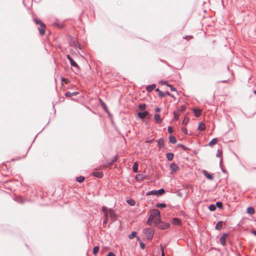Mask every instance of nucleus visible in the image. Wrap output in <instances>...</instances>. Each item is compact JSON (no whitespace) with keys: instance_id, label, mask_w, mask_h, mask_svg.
Masks as SVG:
<instances>
[{"instance_id":"obj_1","label":"nucleus","mask_w":256,"mask_h":256,"mask_svg":"<svg viewBox=\"0 0 256 256\" xmlns=\"http://www.w3.org/2000/svg\"><path fill=\"white\" fill-rule=\"evenodd\" d=\"M160 222V212L157 209H153L150 211V216L146 223L151 225L154 222L156 225L158 224Z\"/></svg>"},{"instance_id":"obj_2","label":"nucleus","mask_w":256,"mask_h":256,"mask_svg":"<svg viewBox=\"0 0 256 256\" xmlns=\"http://www.w3.org/2000/svg\"><path fill=\"white\" fill-rule=\"evenodd\" d=\"M144 232L147 239H152L154 234V230L151 228H146L144 230Z\"/></svg>"},{"instance_id":"obj_3","label":"nucleus","mask_w":256,"mask_h":256,"mask_svg":"<svg viewBox=\"0 0 256 256\" xmlns=\"http://www.w3.org/2000/svg\"><path fill=\"white\" fill-rule=\"evenodd\" d=\"M107 208L105 206H102V210L104 212V220L103 224H105L107 223L108 220V215L109 214V211Z\"/></svg>"},{"instance_id":"obj_4","label":"nucleus","mask_w":256,"mask_h":256,"mask_svg":"<svg viewBox=\"0 0 256 256\" xmlns=\"http://www.w3.org/2000/svg\"><path fill=\"white\" fill-rule=\"evenodd\" d=\"M108 211H109V215H110V216L112 222H115L117 218H118L116 214L115 213L114 211L111 208H110L108 210Z\"/></svg>"},{"instance_id":"obj_5","label":"nucleus","mask_w":256,"mask_h":256,"mask_svg":"<svg viewBox=\"0 0 256 256\" xmlns=\"http://www.w3.org/2000/svg\"><path fill=\"white\" fill-rule=\"evenodd\" d=\"M170 169L171 170L170 174H173L176 172L178 170L179 168L176 164L172 163L170 165Z\"/></svg>"},{"instance_id":"obj_6","label":"nucleus","mask_w":256,"mask_h":256,"mask_svg":"<svg viewBox=\"0 0 256 256\" xmlns=\"http://www.w3.org/2000/svg\"><path fill=\"white\" fill-rule=\"evenodd\" d=\"M228 236V234L226 233L222 234V236L220 237V244L222 246H225L226 244V238Z\"/></svg>"},{"instance_id":"obj_7","label":"nucleus","mask_w":256,"mask_h":256,"mask_svg":"<svg viewBox=\"0 0 256 256\" xmlns=\"http://www.w3.org/2000/svg\"><path fill=\"white\" fill-rule=\"evenodd\" d=\"M67 58L70 60V64L72 66L76 67V68H79L78 64L72 60V58L70 55H67Z\"/></svg>"},{"instance_id":"obj_8","label":"nucleus","mask_w":256,"mask_h":256,"mask_svg":"<svg viewBox=\"0 0 256 256\" xmlns=\"http://www.w3.org/2000/svg\"><path fill=\"white\" fill-rule=\"evenodd\" d=\"M172 224L174 226H180L181 221L178 218H173L172 220Z\"/></svg>"},{"instance_id":"obj_9","label":"nucleus","mask_w":256,"mask_h":256,"mask_svg":"<svg viewBox=\"0 0 256 256\" xmlns=\"http://www.w3.org/2000/svg\"><path fill=\"white\" fill-rule=\"evenodd\" d=\"M91 175L95 176L98 178H102L103 176V173L100 172H96L91 174Z\"/></svg>"},{"instance_id":"obj_10","label":"nucleus","mask_w":256,"mask_h":256,"mask_svg":"<svg viewBox=\"0 0 256 256\" xmlns=\"http://www.w3.org/2000/svg\"><path fill=\"white\" fill-rule=\"evenodd\" d=\"M148 114V112L146 111L144 112H140L138 113V116L140 118H144Z\"/></svg>"},{"instance_id":"obj_11","label":"nucleus","mask_w":256,"mask_h":256,"mask_svg":"<svg viewBox=\"0 0 256 256\" xmlns=\"http://www.w3.org/2000/svg\"><path fill=\"white\" fill-rule=\"evenodd\" d=\"M202 173L204 174L206 177L207 178H208L210 180H213V176L210 174L206 170H204L202 172Z\"/></svg>"},{"instance_id":"obj_12","label":"nucleus","mask_w":256,"mask_h":256,"mask_svg":"<svg viewBox=\"0 0 256 256\" xmlns=\"http://www.w3.org/2000/svg\"><path fill=\"white\" fill-rule=\"evenodd\" d=\"M170 224L169 223H164V224H162L160 226V228L162 230H166V229L170 227Z\"/></svg>"},{"instance_id":"obj_13","label":"nucleus","mask_w":256,"mask_h":256,"mask_svg":"<svg viewBox=\"0 0 256 256\" xmlns=\"http://www.w3.org/2000/svg\"><path fill=\"white\" fill-rule=\"evenodd\" d=\"M154 118L156 122L160 124V123H161L162 122V119L160 118V114H155L154 116Z\"/></svg>"},{"instance_id":"obj_14","label":"nucleus","mask_w":256,"mask_h":256,"mask_svg":"<svg viewBox=\"0 0 256 256\" xmlns=\"http://www.w3.org/2000/svg\"><path fill=\"white\" fill-rule=\"evenodd\" d=\"M78 94V92H68L65 93V96L66 97H70V96H76Z\"/></svg>"},{"instance_id":"obj_15","label":"nucleus","mask_w":256,"mask_h":256,"mask_svg":"<svg viewBox=\"0 0 256 256\" xmlns=\"http://www.w3.org/2000/svg\"><path fill=\"white\" fill-rule=\"evenodd\" d=\"M34 22L36 24H40L42 28H46V25L41 20L38 19H35Z\"/></svg>"},{"instance_id":"obj_16","label":"nucleus","mask_w":256,"mask_h":256,"mask_svg":"<svg viewBox=\"0 0 256 256\" xmlns=\"http://www.w3.org/2000/svg\"><path fill=\"white\" fill-rule=\"evenodd\" d=\"M194 112L196 117H199L201 114V110L198 109H194Z\"/></svg>"},{"instance_id":"obj_17","label":"nucleus","mask_w":256,"mask_h":256,"mask_svg":"<svg viewBox=\"0 0 256 256\" xmlns=\"http://www.w3.org/2000/svg\"><path fill=\"white\" fill-rule=\"evenodd\" d=\"M205 128H206L205 124L203 122H200L198 130L200 131H202V130H204Z\"/></svg>"},{"instance_id":"obj_18","label":"nucleus","mask_w":256,"mask_h":256,"mask_svg":"<svg viewBox=\"0 0 256 256\" xmlns=\"http://www.w3.org/2000/svg\"><path fill=\"white\" fill-rule=\"evenodd\" d=\"M222 222L220 221L218 222L216 226V229L217 230H220L222 228Z\"/></svg>"},{"instance_id":"obj_19","label":"nucleus","mask_w":256,"mask_h":256,"mask_svg":"<svg viewBox=\"0 0 256 256\" xmlns=\"http://www.w3.org/2000/svg\"><path fill=\"white\" fill-rule=\"evenodd\" d=\"M156 87L155 84H152L150 86H146V90L148 92H151L152 90H153Z\"/></svg>"},{"instance_id":"obj_20","label":"nucleus","mask_w":256,"mask_h":256,"mask_svg":"<svg viewBox=\"0 0 256 256\" xmlns=\"http://www.w3.org/2000/svg\"><path fill=\"white\" fill-rule=\"evenodd\" d=\"M174 155L172 153H168L166 154V158L170 161L172 160L174 158Z\"/></svg>"},{"instance_id":"obj_21","label":"nucleus","mask_w":256,"mask_h":256,"mask_svg":"<svg viewBox=\"0 0 256 256\" xmlns=\"http://www.w3.org/2000/svg\"><path fill=\"white\" fill-rule=\"evenodd\" d=\"M247 212L250 214H253L254 213V210L252 207H248L247 208Z\"/></svg>"},{"instance_id":"obj_22","label":"nucleus","mask_w":256,"mask_h":256,"mask_svg":"<svg viewBox=\"0 0 256 256\" xmlns=\"http://www.w3.org/2000/svg\"><path fill=\"white\" fill-rule=\"evenodd\" d=\"M218 142V140L216 138L212 139L209 143V146H212L215 144H216Z\"/></svg>"},{"instance_id":"obj_23","label":"nucleus","mask_w":256,"mask_h":256,"mask_svg":"<svg viewBox=\"0 0 256 256\" xmlns=\"http://www.w3.org/2000/svg\"><path fill=\"white\" fill-rule=\"evenodd\" d=\"M144 178L143 174H138L136 176V179L138 181L142 180Z\"/></svg>"},{"instance_id":"obj_24","label":"nucleus","mask_w":256,"mask_h":256,"mask_svg":"<svg viewBox=\"0 0 256 256\" xmlns=\"http://www.w3.org/2000/svg\"><path fill=\"white\" fill-rule=\"evenodd\" d=\"M150 195H155L157 196V193L156 192V190H151L150 192H148L146 194V196H148Z\"/></svg>"},{"instance_id":"obj_25","label":"nucleus","mask_w":256,"mask_h":256,"mask_svg":"<svg viewBox=\"0 0 256 256\" xmlns=\"http://www.w3.org/2000/svg\"><path fill=\"white\" fill-rule=\"evenodd\" d=\"M170 142L172 144H176V138L174 136H170Z\"/></svg>"},{"instance_id":"obj_26","label":"nucleus","mask_w":256,"mask_h":256,"mask_svg":"<svg viewBox=\"0 0 256 256\" xmlns=\"http://www.w3.org/2000/svg\"><path fill=\"white\" fill-rule=\"evenodd\" d=\"M70 45L75 46L76 48H80V44L76 40H74V42L70 44Z\"/></svg>"},{"instance_id":"obj_27","label":"nucleus","mask_w":256,"mask_h":256,"mask_svg":"<svg viewBox=\"0 0 256 256\" xmlns=\"http://www.w3.org/2000/svg\"><path fill=\"white\" fill-rule=\"evenodd\" d=\"M132 170L134 171V172H138V164L136 162L132 166Z\"/></svg>"},{"instance_id":"obj_28","label":"nucleus","mask_w":256,"mask_h":256,"mask_svg":"<svg viewBox=\"0 0 256 256\" xmlns=\"http://www.w3.org/2000/svg\"><path fill=\"white\" fill-rule=\"evenodd\" d=\"M38 30H39L40 34L42 36H43L45 34V32H46L45 28L41 27V28H39Z\"/></svg>"},{"instance_id":"obj_29","label":"nucleus","mask_w":256,"mask_h":256,"mask_svg":"<svg viewBox=\"0 0 256 256\" xmlns=\"http://www.w3.org/2000/svg\"><path fill=\"white\" fill-rule=\"evenodd\" d=\"M156 192L157 193V196H158V195H162V194H164V193L165 190H164V189L161 188V189H160L158 190H156Z\"/></svg>"},{"instance_id":"obj_30","label":"nucleus","mask_w":256,"mask_h":256,"mask_svg":"<svg viewBox=\"0 0 256 256\" xmlns=\"http://www.w3.org/2000/svg\"><path fill=\"white\" fill-rule=\"evenodd\" d=\"M85 178L84 176H80L76 178V181L79 182H82L84 181Z\"/></svg>"},{"instance_id":"obj_31","label":"nucleus","mask_w":256,"mask_h":256,"mask_svg":"<svg viewBox=\"0 0 256 256\" xmlns=\"http://www.w3.org/2000/svg\"><path fill=\"white\" fill-rule=\"evenodd\" d=\"M136 232H133L128 236V238L130 239H132L134 237H136Z\"/></svg>"},{"instance_id":"obj_32","label":"nucleus","mask_w":256,"mask_h":256,"mask_svg":"<svg viewBox=\"0 0 256 256\" xmlns=\"http://www.w3.org/2000/svg\"><path fill=\"white\" fill-rule=\"evenodd\" d=\"M158 144L160 147H162L164 146V140L163 139L160 138L158 140Z\"/></svg>"},{"instance_id":"obj_33","label":"nucleus","mask_w":256,"mask_h":256,"mask_svg":"<svg viewBox=\"0 0 256 256\" xmlns=\"http://www.w3.org/2000/svg\"><path fill=\"white\" fill-rule=\"evenodd\" d=\"M99 250V247L98 246H94L93 248V254L96 255Z\"/></svg>"},{"instance_id":"obj_34","label":"nucleus","mask_w":256,"mask_h":256,"mask_svg":"<svg viewBox=\"0 0 256 256\" xmlns=\"http://www.w3.org/2000/svg\"><path fill=\"white\" fill-rule=\"evenodd\" d=\"M189 121V118L188 117H185L182 120V124L184 125H186L188 124Z\"/></svg>"},{"instance_id":"obj_35","label":"nucleus","mask_w":256,"mask_h":256,"mask_svg":"<svg viewBox=\"0 0 256 256\" xmlns=\"http://www.w3.org/2000/svg\"><path fill=\"white\" fill-rule=\"evenodd\" d=\"M138 108L140 110H144L146 109V104H140L139 106H138Z\"/></svg>"},{"instance_id":"obj_36","label":"nucleus","mask_w":256,"mask_h":256,"mask_svg":"<svg viewBox=\"0 0 256 256\" xmlns=\"http://www.w3.org/2000/svg\"><path fill=\"white\" fill-rule=\"evenodd\" d=\"M156 206L158 208H164L166 206V205L165 204L162 203L156 204Z\"/></svg>"},{"instance_id":"obj_37","label":"nucleus","mask_w":256,"mask_h":256,"mask_svg":"<svg viewBox=\"0 0 256 256\" xmlns=\"http://www.w3.org/2000/svg\"><path fill=\"white\" fill-rule=\"evenodd\" d=\"M180 114H178V112H174V118L175 120H178L179 118Z\"/></svg>"},{"instance_id":"obj_38","label":"nucleus","mask_w":256,"mask_h":256,"mask_svg":"<svg viewBox=\"0 0 256 256\" xmlns=\"http://www.w3.org/2000/svg\"><path fill=\"white\" fill-rule=\"evenodd\" d=\"M127 202L130 206H134L135 204V201L133 200H128Z\"/></svg>"},{"instance_id":"obj_39","label":"nucleus","mask_w":256,"mask_h":256,"mask_svg":"<svg viewBox=\"0 0 256 256\" xmlns=\"http://www.w3.org/2000/svg\"><path fill=\"white\" fill-rule=\"evenodd\" d=\"M210 211H214L216 210V206L214 204H210L209 206Z\"/></svg>"},{"instance_id":"obj_40","label":"nucleus","mask_w":256,"mask_h":256,"mask_svg":"<svg viewBox=\"0 0 256 256\" xmlns=\"http://www.w3.org/2000/svg\"><path fill=\"white\" fill-rule=\"evenodd\" d=\"M216 206L219 208H222V204L221 202H217Z\"/></svg>"},{"instance_id":"obj_41","label":"nucleus","mask_w":256,"mask_h":256,"mask_svg":"<svg viewBox=\"0 0 256 256\" xmlns=\"http://www.w3.org/2000/svg\"><path fill=\"white\" fill-rule=\"evenodd\" d=\"M62 80L66 84H68L69 82V80L64 78H62Z\"/></svg>"},{"instance_id":"obj_42","label":"nucleus","mask_w":256,"mask_h":256,"mask_svg":"<svg viewBox=\"0 0 256 256\" xmlns=\"http://www.w3.org/2000/svg\"><path fill=\"white\" fill-rule=\"evenodd\" d=\"M158 95L160 97H163L164 96V92L161 91H159Z\"/></svg>"},{"instance_id":"obj_43","label":"nucleus","mask_w":256,"mask_h":256,"mask_svg":"<svg viewBox=\"0 0 256 256\" xmlns=\"http://www.w3.org/2000/svg\"><path fill=\"white\" fill-rule=\"evenodd\" d=\"M168 132L169 133H170H170H172V132H173L172 129V127H170V126H168Z\"/></svg>"},{"instance_id":"obj_44","label":"nucleus","mask_w":256,"mask_h":256,"mask_svg":"<svg viewBox=\"0 0 256 256\" xmlns=\"http://www.w3.org/2000/svg\"><path fill=\"white\" fill-rule=\"evenodd\" d=\"M140 248H141L142 249H144V248H145V245H144V244L143 242H140Z\"/></svg>"},{"instance_id":"obj_45","label":"nucleus","mask_w":256,"mask_h":256,"mask_svg":"<svg viewBox=\"0 0 256 256\" xmlns=\"http://www.w3.org/2000/svg\"><path fill=\"white\" fill-rule=\"evenodd\" d=\"M168 86L170 88L171 90L172 91H176V89L174 88L173 86H172L171 85H168Z\"/></svg>"},{"instance_id":"obj_46","label":"nucleus","mask_w":256,"mask_h":256,"mask_svg":"<svg viewBox=\"0 0 256 256\" xmlns=\"http://www.w3.org/2000/svg\"><path fill=\"white\" fill-rule=\"evenodd\" d=\"M186 108V107L185 106H181L180 110L183 112V111L185 110Z\"/></svg>"},{"instance_id":"obj_47","label":"nucleus","mask_w":256,"mask_h":256,"mask_svg":"<svg viewBox=\"0 0 256 256\" xmlns=\"http://www.w3.org/2000/svg\"><path fill=\"white\" fill-rule=\"evenodd\" d=\"M193 37L192 36H186L184 38L186 40H189L190 38H192Z\"/></svg>"},{"instance_id":"obj_48","label":"nucleus","mask_w":256,"mask_h":256,"mask_svg":"<svg viewBox=\"0 0 256 256\" xmlns=\"http://www.w3.org/2000/svg\"><path fill=\"white\" fill-rule=\"evenodd\" d=\"M182 131L184 133L186 134L187 133V130L186 128H182Z\"/></svg>"},{"instance_id":"obj_49","label":"nucleus","mask_w":256,"mask_h":256,"mask_svg":"<svg viewBox=\"0 0 256 256\" xmlns=\"http://www.w3.org/2000/svg\"><path fill=\"white\" fill-rule=\"evenodd\" d=\"M107 256H115V254L113 252H108V254L107 255Z\"/></svg>"},{"instance_id":"obj_50","label":"nucleus","mask_w":256,"mask_h":256,"mask_svg":"<svg viewBox=\"0 0 256 256\" xmlns=\"http://www.w3.org/2000/svg\"><path fill=\"white\" fill-rule=\"evenodd\" d=\"M160 108H157L156 109V112H160Z\"/></svg>"},{"instance_id":"obj_51","label":"nucleus","mask_w":256,"mask_h":256,"mask_svg":"<svg viewBox=\"0 0 256 256\" xmlns=\"http://www.w3.org/2000/svg\"><path fill=\"white\" fill-rule=\"evenodd\" d=\"M102 106H103L105 110H106V104H102Z\"/></svg>"},{"instance_id":"obj_52","label":"nucleus","mask_w":256,"mask_h":256,"mask_svg":"<svg viewBox=\"0 0 256 256\" xmlns=\"http://www.w3.org/2000/svg\"><path fill=\"white\" fill-rule=\"evenodd\" d=\"M162 256H164V252L163 248L162 249Z\"/></svg>"},{"instance_id":"obj_53","label":"nucleus","mask_w":256,"mask_h":256,"mask_svg":"<svg viewBox=\"0 0 256 256\" xmlns=\"http://www.w3.org/2000/svg\"><path fill=\"white\" fill-rule=\"evenodd\" d=\"M252 232L256 236V230H254Z\"/></svg>"},{"instance_id":"obj_54","label":"nucleus","mask_w":256,"mask_h":256,"mask_svg":"<svg viewBox=\"0 0 256 256\" xmlns=\"http://www.w3.org/2000/svg\"><path fill=\"white\" fill-rule=\"evenodd\" d=\"M166 94L169 96H172V94L168 92H166Z\"/></svg>"},{"instance_id":"obj_55","label":"nucleus","mask_w":256,"mask_h":256,"mask_svg":"<svg viewBox=\"0 0 256 256\" xmlns=\"http://www.w3.org/2000/svg\"><path fill=\"white\" fill-rule=\"evenodd\" d=\"M116 158H114V160H112V162H114V161H116Z\"/></svg>"},{"instance_id":"obj_56","label":"nucleus","mask_w":256,"mask_h":256,"mask_svg":"<svg viewBox=\"0 0 256 256\" xmlns=\"http://www.w3.org/2000/svg\"><path fill=\"white\" fill-rule=\"evenodd\" d=\"M156 90L157 92H159V91H160V90H159V89H158H158H156Z\"/></svg>"},{"instance_id":"obj_57","label":"nucleus","mask_w":256,"mask_h":256,"mask_svg":"<svg viewBox=\"0 0 256 256\" xmlns=\"http://www.w3.org/2000/svg\"><path fill=\"white\" fill-rule=\"evenodd\" d=\"M254 92L256 94V91L254 90Z\"/></svg>"},{"instance_id":"obj_58","label":"nucleus","mask_w":256,"mask_h":256,"mask_svg":"<svg viewBox=\"0 0 256 256\" xmlns=\"http://www.w3.org/2000/svg\"><path fill=\"white\" fill-rule=\"evenodd\" d=\"M239 256H240V255H239Z\"/></svg>"}]
</instances>
